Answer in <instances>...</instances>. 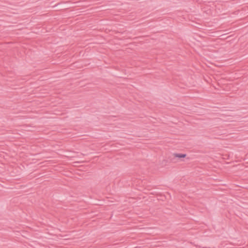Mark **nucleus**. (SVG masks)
I'll return each mask as SVG.
<instances>
[{
  "label": "nucleus",
  "mask_w": 248,
  "mask_h": 248,
  "mask_svg": "<svg viewBox=\"0 0 248 248\" xmlns=\"http://www.w3.org/2000/svg\"><path fill=\"white\" fill-rule=\"evenodd\" d=\"M173 155L175 157L178 158L179 159H181L182 158H185L186 156V154H181V153H174Z\"/></svg>",
  "instance_id": "1"
},
{
  "label": "nucleus",
  "mask_w": 248,
  "mask_h": 248,
  "mask_svg": "<svg viewBox=\"0 0 248 248\" xmlns=\"http://www.w3.org/2000/svg\"><path fill=\"white\" fill-rule=\"evenodd\" d=\"M31 13H32V14H35L37 13V12H36L35 10H34V8H32Z\"/></svg>",
  "instance_id": "2"
},
{
  "label": "nucleus",
  "mask_w": 248,
  "mask_h": 248,
  "mask_svg": "<svg viewBox=\"0 0 248 248\" xmlns=\"http://www.w3.org/2000/svg\"><path fill=\"white\" fill-rule=\"evenodd\" d=\"M35 8H36L37 10H40L41 7L38 6H35Z\"/></svg>",
  "instance_id": "3"
},
{
  "label": "nucleus",
  "mask_w": 248,
  "mask_h": 248,
  "mask_svg": "<svg viewBox=\"0 0 248 248\" xmlns=\"http://www.w3.org/2000/svg\"><path fill=\"white\" fill-rule=\"evenodd\" d=\"M61 3H57V4H56L54 7H57L59 5H60Z\"/></svg>",
  "instance_id": "4"
}]
</instances>
